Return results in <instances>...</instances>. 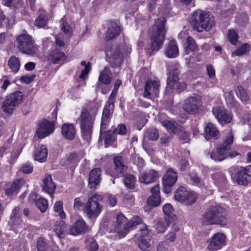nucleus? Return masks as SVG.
<instances>
[{"mask_svg":"<svg viewBox=\"0 0 251 251\" xmlns=\"http://www.w3.org/2000/svg\"><path fill=\"white\" fill-rule=\"evenodd\" d=\"M201 220L205 225L219 224L224 226L226 224L225 209L219 205H212L203 215Z\"/></svg>","mask_w":251,"mask_h":251,"instance_id":"7ed1b4c3","label":"nucleus"},{"mask_svg":"<svg viewBox=\"0 0 251 251\" xmlns=\"http://www.w3.org/2000/svg\"><path fill=\"white\" fill-rule=\"evenodd\" d=\"M135 177L132 175H126L125 176L124 184L129 189H133L134 187Z\"/></svg>","mask_w":251,"mask_h":251,"instance_id":"864d4df0","label":"nucleus"},{"mask_svg":"<svg viewBox=\"0 0 251 251\" xmlns=\"http://www.w3.org/2000/svg\"><path fill=\"white\" fill-rule=\"evenodd\" d=\"M162 209L166 219L170 221H174L176 217L174 214V208L170 203H166L163 206Z\"/></svg>","mask_w":251,"mask_h":251,"instance_id":"ea45409f","label":"nucleus"},{"mask_svg":"<svg viewBox=\"0 0 251 251\" xmlns=\"http://www.w3.org/2000/svg\"><path fill=\"white\" fill-rule=\"evenodd\" d=\"M17 49L23 53L33 55L38 51V46L33 37L27 34H21L16 38Z\"/></svg>","mask_w":251,"mask_h":251,"instance_id":"39448f33","label":"nucleus"},{"mask_svg":"<svg viewBox=\"0 0 251 251\" xmlns=\"http://www.w3.org/2000/svg\"><path fill=\"white\" fill-rule=\"evenodd\" d=\"M100 103L95 100L89 104V110H83L78 119L82 138L87 142L91 140L93 124Z\"/></svg>","mask_w":251,"mask_h":251,"instance_id":"f257e3e1","label":"nucleus"},{"mask_svg":"<svg viewBox=\"0 0 251 251\" xmlns=\"http://www.w3.org/2000/svg\"><path fill=\"white\" fill-rule=\"evenodd\" d=\"M81 65L84 66V69L81 70V72L79 75V78L86 79L88 77V74L91 69V64L90 62L86 63L84 61H82L80 63Z\"/></svg>","mask_w":251,"mask_h":251,"instance_id":"a18cd8bd","label":"nucleus"},{"mask_svg":"<svg viewBox=\"0 0 251 251\" xmlns=\"http://www.w3.org/2000/svg\"><path fill=\"white\" fill-rule=\"evenodd\" d=\"M113 109L114 103L108 101L105 105L103 110L100 126L101 135L103 130L106 129L107 128L111 118Z\"/></svg>","mask_w":251,"mask_h":251,"instance_id":"aec40b11","label":"nucleus"},{"mask_svg":"<svg viewBox=\"0 0 251 251\" xmlns=\"http://www.w3.org/2000/svg\"><path fill=\"white\" fill-rule=\"evenodd\" d=\"M114 169H108L107 173L113 177H118L119 175L123 173L126 170V166L124 164L123 158L117 156L113 158Z\"/></svg>","mask_w":251,"mask_h":251,"instance_id":"412c9836","label":"nucleus"},{"mask_svg":"<svg viewBox=\"0 0 251 251\" xmlns=\"http://www.w3.org/2000/svg\"><path fill=\"white\" fill-rule=\"evenodd\" d=\"M61 29L67 36H70L72 34V29L68 24L64 18L61 19L60 21Z\"/></svg>","mask_w":251,"mask_h":251,"instance_id":"09e8293b","label":"nucleus"},{"mask_svg":"<svg viewBox=\"0 0 251 251\" xmlns=\"http://www.w3.org/2000/svg\"><path fill=\"white\" fill-rule=\"evenodd\" d=\"M177 179V173L172 169L167 170L162 177L163 192L169 194L171 192L172 187L176 183Z\"/></svg>","mask_w":251,"mask_h":251,"instance_id":"2eb2a0df","label":"nucleus"},{"mask_svg":"<svg viewBox=\"0 0 251 251\" xmlns=\"http://www.w3.org/2000/svg\"><path fill=\"white\" fill-rule=\"evenodd\" d=\"M159 177V175L157 172L149 170L141 173L139 180L141 183L148 184L155 181Z\"/></svg>","mask_w":251,"mask_h":251,"instance_id":"b1692460","label":"nucleus"},{"mask_svg":"<svg viewBox=\"0 0 251 251\" xmlns=\"http://www.w3.org/2000/svg\"><path fill=\"white\" fill-rule=\"evenodd\" d=\"M162 125L168 132L173 133H177L181 128V126L173 120H165L162 122Z\"/></svg>","mask_w":251,"mask_h":251,"instance_id":"2f4dec72","label":"nucleus"},{"mask_svg":"<svg viewBox=\"0 0 251 251\" xmlns=\"http://www.w3.org/2000/svg\"><path fill=\"white\" fill-rule=\"evenodd\" d=\"M190 178L194 185L201 187L202 185V182L201 179L195 173H191L190 174Z\"/></svg>","mask_w":251,"mask_h":251,"instance_id":"bf43d9fd","label":"nucleus"},{"mask_svg":"<svg viewBox=\"0 0 251 251\" xmlns=\"http://www.w3.org/2000/svg\"><path fill=\"white\" fill-rule=\"evenodd\" d=\"M102 196L95 194L90 198L84 207V212L91 220L96 219L101 211V205L100 202Z\"/></svg>","mask_w":251,"mask_h":251,"instance_id":"423d86ee","label":"nucleus"},{"mask_svg":"<svg viewBox=\"0 0 251 251\" xmlns=\"http://www.w3.org/2000/svg\"><path fill=\"white\" fill-rule=\"evenodd\" d=\"M61 134L65 139L72 141L75 138L76 129L75 126L70 123H66L61 126Z\"/></svg>","mask_w":251,"mask_h":251,"instance_id":"393cba45","label":"nucleus"},{"mask_svg":"<svg viewBox=\"0 0 251 251\" xmlns=\"http://www.w3.org/2000/svg\"><path fill=\"white\" fill-rule=\"evenodd\" d=\"M121 29L119 25L112 22L108 28L106 33L105 37L107 40L112 39L120 34Z\"/></svg>","mask_w":251,"mask_h":251,"instance_id":"72a5a7b5","label":"nucleus"},{"mask_svg":"<svg viewBox=\"0 0 251 251\" xmlns=\"http://www.w3.org/2000/svg\"><path fill=\"white\" fill-rule=\"evenodd\" d=\"M178 49L176 41H170L166 49L165 54L169 58H175L178 56Z\"/></svg>","mask_w":251,"mask_h":251,"instance_id":"473e14b6","label":"nucleus"},{"mask_svg":"<svg viewBox=\"0 0 251 251\" xmlns=\"http://www.w3.org/2000/svg\"><path fill=\"white\" fill-rule=\"evenodd\" d=\"M8 65L12 72L17 73L21 65L19 58L14 55L11 56L8 59Z\"/></svg>","mask_w":251,"mask_h":251,"instance_id":"4c0bfd02","label":"nucleus"},{"mask_svg":"<svg viewBox=\"0 0 251 251\" xmlns=\"http://www.w3.org/2000/svg\"><path fill=\"white\" fill-rule=\"evenodd\" d=\"M25 182L23 179L16 180L6 189L5 194L9 197L16 195Z\"/></svg>","mask_w":251,"mask_h":251,"instance_id":"7c9ffc66","label":"nucleus"},{"mask_svg":"<svg viewBox=\"0 0 251 251\" xmlns=\"http://www.w3.org/2000/svg\"><path fill=\"white\" fill-rule=\"evenodd\" d=\"M179 74V71L177 68L174 69L170 72L167 80L166 94L172 93L175 91L179 92L186 88V85L185 83L178 81Z\"/></svg>","mask_w":251,"mask_h":251,"instance_id":"6e6552de","label":"nucleus"},{"mask_svg":"<svg viewBox=\"0 0 251 251\" xmlns=\"http://www.w3.org/2000/svg\"><path fill=\"white\" fill-rule=\"evenodd\" d=\"M226 100L227 104L234 105L235 101L234 95L232 91L229 92L225 94Z\"/></svg>","mask_w":251,"mask_h":251,"instance_id":"338daca9","label":"nucleus"},{"mask_svg":"<svg viewBox=\"0 0 251 251\" xmlns=\"http://www.w3.org/2000/svg\"><path fill=\"white\" fill-rule=\"evenodd\" d=\"M160 82L157 78H150L145 84L143 96L150 100H153L159 95Z\"/></svg>","mask_w":251,"mask_h":251,"instance_id":"9d476101","label":"nucleus"},{"mask_svg":"<svg viewBox=\"0 0 251 251\" xmlns=\"http://www.w3.org/2000/svg\"><path fill=\"white\" fill-rule=\"evenodd\" d=\"M101 171L100 168H94L89 173V183L91 188H96L101 179Z\"/></svg>","mask_w":251,"mask_h":251,"instance_id":"bb28decb","label":"nucleus"},{"mask_svg":"<svg viewBox=\"0 0 251 251\" xmlns=\"http://www.w3.org/2000/svg\"><path fill=\"white\" fill-rule=\"evenodd\" d=\"M214 183L218 187L221 188L226 184V178L222 173H215L212 175Z\"/></svg>","mask_w":251,"mask_h":251,"instance_id":"c9c22d12","label":"nucleus"},{"mask_svg":"<svg viewBox=\"0 0 251 251\" xmlns=\"http://www.w3.org/2000/svg\"><path fill=\"white\" fill-rule=\"evenodd\" d=\"M36 203L42 212H45L48 206V201L45 199L40 198L37 200Z\"/></svg>","mask_w":251,"mask_h":251,"instance_id":"5fc2aeb1","label":"nucleus"},{"mask_svg":"<svg viewBox=\"0 0 251 251\" xmlns=\"http://www.w3.org/2000/svg\"><path fill=\"white\" fill-rule=\"evenodd\" d=\"M238 90L239 91V93L237 95H239L240 97L241 100L243 102H246L249 100V97L247 94V93L245 90L241 86L238 87Z\"/></svg>","mask_w":251,"mask_h":251,"instance_id":"13d9d810","label":"nucleus"},{"mask_svg":"<svg viewBox=\"0 0 251 251\" xmlns=\"http://www.w3.org/2000/svg\"><path fill=\"white\" fill-rule=\"evenodd\" d=\"M227 38L231 44L233 45H236L238 43V34L233 29L228 30Z\"/></svg>","mask_w":251,"mask_h":251,"instance_id":"8fccbe9b","label":"nucleus"},{"mask_svg":"<svg viewBox=\"0 0 251 251\" xmlns=\"http://www.w3.org/2000/svg\"><path fill=\"white\" fill-rule=\"evenodd\" d=\"M212 112L219 123L221 125L230 123L232 118L231 114L227 112L223 107H215L212 110Z\"/></svg>","mask_w":251,"mask_h":251,"instance_id":"6ab92c4d","label":"nucleus"},{"mask_svg":"<svg viewBox=\"0 0 251 251\" xmlns=\"http://www.w3.org/2000/svg\"><path fill=\"white\" fill-rule=\"evenodd\" d=\"M88 227L85 222L82 218L77 220L70 228V234L74 235L82 234L87 232Z\"/></svg>","mask_w":251,"mask_h":251,"instance_id":"5701e85b","label":"nucleus"},{"mask_svg":"<svg viewBox=\"0 0 251 251\" xmlns=\"http://www.w3.org/2000/svg\"><path fill=\"white\" fill-rule=\"evenodd\" d=\"M142 218L139 216L133 217L132 219L128 222L129 230L134 226H137L142 223Z\"/></svg>","mask_w":251,"mask_h":251,"instance_id":"680f3d73","label":"nucleus"},{"mask_svg":"<svg viewBox=\"0 0 251 251\" xmlns=\"http://www.w3.org/2000/svg\"><path fill=\"white\" fill-rule=\"evenodd\" d=\"M130 52L131 48L129 47L126 48V51L123 49L122 51L121 49L119 48L114 50H107L106 51V54L107 57H109V59H110V61H112L113 60H115L116 61V63L121 64L124 57V55L129 53Z\"/></svg>","mask_w":251,"mask_h":251,"instance_id":"4be33fe9","label":"nucleus"},{"mask_svg":"<svg viewBox=\"0 0 251 251\" xmlns=\"http://www.w3.org/2000/svg\"><path fill=\"white\" fill-rule=\"evenodd\" d=\"M228 172L231 179L239 185L247 186L249 183L247 172L244 167L232 166L229 168Z\"/></svg>","mask_w":251,"mask_h":251,"instance_id":"ddd939ff","label":"nucleus"},{"mask_svg":"<svg viewBox=\"0 0 251 251\" xmlns=\"http://www.w3.org/2000/svg\"><path fill=\"white\" fill-rule=\"evenodd\" d=\"M166 20L158 18L155 21L149 33L151 43L145 48L150 55L159 50L163 45L166 30L165 27Z\"/></svg>","mask_w":251,"mask_h":251,"instance_id":"f03ea898","label":"nucleus"},{"mask_svg":"<svg viewBox=\"0 0 251 251\" xmlns=\"http://www.w3.org/2000/svg\"><path fill=\"white\" fill-rule=\"evenodd\" d=\"M54 211L57 213L59 217L64 219L66 218V214L63 210V204L62 201H58L56 202L53 207Z\"/></svg>","mask_w":251,"mask_h":251,"instance_id":"de8ad7c7","label":"nucleus"},{"mask_svg":"<svg viewBox=\"0 0 251 251\" xmlns=\"http://www.w3.org/2000/svg\"><path fill=\"white\" fill-rule=\"evenodd\" d=\"M68 162L72 165H75L79 161V158L76 153H71L67 159Z\"/></svg>","mask_w":251,"mask_h":251,"instance_id":"0e129e2a","label":"nucleus"},{"mask_svg":"<svg viewBox=\"0 0 251 251\" xmlns=\"http://www.w3.org/2000/svg\"><path fill=\"white\" fill-rule=\"evenodd\" d=\"M105 130H103L102 134L100 133V137H101L103 134L105 135L104 142L105 147H108L110 146L113 145L114 143L116 136L115 133L114 131L108 130L107 132H105Z\"/></svg>","mask_w":251,"mask_h":251,"instance_id":"e433bc0d","label":"nucleus"},{"mask_svg":"<svg viewBox=\"0 0 251 251\" xmlns=\"http://www.w3.org/2000/svg\"><path fill=\"white\" fill-rule=\"evenodd\" d=\"M54 231L59 238L64 237L66 231V225L65 222L62 221L58 224L56 225L54 228Z\"/></svg>","mask_w":251,"mask_h":251,"instance_id":"79ce46f5","label":"nucleus"},{"mask_svg":"<svg viewBox=\"0 0 251 251\" xmlns=\"http://www.w3.org/2000/svg\"><path fill=\"white\" fill-rule=\"evenodd\" d=\"M40 14L35 20V25L38 27H43L47 23V17L43 10L39 11Z\"/></svg>","mask_w":251,"mask_h":251,"instance_id":"37998d69","label":"nucleus"},{"mask_svg":"<svg viewBox=\"0 0 251 251\" xmlns=\"http://www.w3.org/2000/svg\"><path fill=\"white\" fill-rule=\"evenodd\" d=\"M139 247L142 250L147 251L152 245L151 234L146 225H144L143 228L139 231V232L135 236Z\"/></svg>","mask_w":251,"mask_h":251,"instance_id":"9b49d317","label":"nucleus"},{"mask_svg":"<svg viewBox=\"0 0 251 251\" xmlns=\"http://www.w3.org/2000/svg\"><path fill=\"white\" fill-rule=\"evenodd\" d=\"M184 46L185 52L187 54H189L191 51H195L198 50V47L196 44L195 41L191 37L187 38V41Z\"/></svg>","mask_w":251,"mask_h":251,"instance_id":"a19ab883","label":"nucleus"},{"mask_svg":"<svg viewBox=\"0 0 251 251\" xmlns=\"http://www.w3.org/2000/svg\"><path fill=\"white\" fill-rule=\"evenodd\" d=\"M111 74L109 68L105 67L103 71L100 73L96 87L98 88H101L102 87L101 83L106 85L109 84L111 81Z\"/></svg>","mask_w":251,"mask_h":251,"instance_id":"c756f323","label":"nucleus"},{"mask_svg":"<svg viewBox=\"0 0 251 251\" xmlns=\"http://www.w3.org/2000/svg\"><path fill=\"white\" fill-rule=\"evenodd\" d=\"M37 249L38 251H47L48 244L46 239L44 238H40L37 243Z\"/></svg>","mask_w":251,"mask_h":251,"instance_id":"4d7b16f0","label":"nucleus"},{"mask_svg":"<svg viewBox=\"0 0 251 251\" xmlns=\"http://www.w3.org/2000/svg\"><path fill=\"white\" fill-rule=\"evenodd\" d=\"M115 134L118 133L119 134L123 135L126 133L127 129L125 125L121 124L119 125L116 128L114 131Z\"/></svg>","mask_w":251,"mask_h":251,"instance_id":"69168bd1","label":"nucleus"},{"mask_svg":"<svg viewBox=\"0 0 251 251\" xmlns=\"http://www.w3.org/2000/svg\"><path fill=\"white\" fill-rule=\"evenodd\" d=\"M201 98L198 95H194L184 100V110L190 114L196 113L202 107Z\"/></svg>","mask_w":251,"mask_h":251,"instance_id":"4468645a","label":"nucleus"},{"mask_svg":"<svg viewBox=\"0 0 251 251\" xmlns=\"http://www.w3.org/2000/svg\"><path fill=\"white\" fill-rule=\"evenodd\" d=\"M146 136L151 140H156L159 138V133L156 128H151L147 131Z\"/></svg>","mask_w":251,"mask_h":251,"instance_id":"6e6d98bb","label":"nucleus"},{"mask_svg":"<svg viewBox=\"0 0 251 251\" xmlns=\"http://www.w3.org/2000/svg\"><path fill=\"white\" fill-rule=\"evenodd\" d=\"M64 46L63 42L56 37V49L50 54L49 60L51 63L61 65L66 62L67 57L61 51L62 48Z\"/></svg>","mask_w":251,"mask_h":251,"instance_id":"f8f14e48","label":"nucleus"},{"mask_svg":"<svg viewBox=\"0 0 251 251\" xmlns=\"http://www.w3.org/2000/svg\"><path fill=\"white\" fill-rule=\"evenodd\" d=\"M178 133H179V139L183 142V143H187L190 141V138L188 133L185 131L182 130V127Z\"/></svg>","mask_w":251,"mask_h":251,"instance_id":"052dcab7","label":"nucleus"},{"mask_svg":"<svg viewBox=\"0 0 251 251\" xmlns=\"http://www.w3.org/2000/svg\"><path fill=\"white\" fill-rule=\"evenodd\" d=\"M171 221L167 219L159 220L155 225V228L157 232L160 233L164 232L168 226V224Z\"/></svg>","mask_w":251,"mask_h":251,"instance_id":"49530a36","label":"nucleus"},{"mask_svg":"<svg viewBox=\"0 0 251 251\" xmlns=\"http://www.w3.org/2000/svg\"><path fill=\"white\" fill-rule=\"evenodd\" d=\"M193 18V28L198 32L209 30L214 24L213 19L210 17L208 12L197 10L194 12Z\"/></svg>","mask_w":251,"mask_h":251,"instance_id":"20e7f679","label":"nucleus"},{"mask_svg":"<svg viewBox=\"0 0 251 251\" xmlns=\"http://www.w3.org/2000/svg\"><path fill=\"white\" fill-rule=\"evenodd\" d=\"M42 187L44 191L50 195L51 198H53V193L55 190L56 186L52 182V177L50 175H46L45 176L43 180Z\"/></svg>","mask_w":251,"mask_h":251,"instance_id":"c85d7f7f","label":"nucleus"},{"mask_svg":"<svg viewBox=\"0 0 251 251\" xmlns=\"http://www.w3.org/2000/svg\"><path fill=\"white\" fill-rule=\"evenodd\" d=\"M250 46L247 44L245 43L241 46L238 49L235 50L232 54V56H241L250 51L251 50Z\"/></svg>","mask_w":251,"mask_h":251,"instance_id":"c03bdc74","label":"nucleus"},{"mask_svg":"<svg viewBox=\"0 0 251 251\" xmlns=\"http://www.w3.org/2000/svg\"><path fill=\"white\" fill-rule=\"evenodd\" d=\"M188 190L184 187H180L175 192V199L178 201L184 203L186 197L188 195Z\"/></svg>","mask_w":251,"mask_h":251,"instance_id":"58836bf2","label":"nucleus"},{"mask_svg":"<svg viewBox=\"0 0 251 251\" xmlns=\"http://www.w3.org/2000/svg\"><path fill=\"white\" fill-rule=\"evenodd\" d=\"M3 2L5 6L14 8H18L20 4L19 0H3Z\"/></svg>","mask_w":251,"mask_h":251,"instance_id":"e2e57ef3","label":"nucleus"},{"mask_svg":"<svg viewBox=\"0 0 251 251\" xmlns=\"http://www.w3.org/2000/svg\"><path fill=\"white\" fill-rule=\"evenodd\" d=\"M126 218L122 213L117 216V225L115 231L119 236L124 237L129 231L128 222L127 223Z\"/></svg>","mask_w":251,"mask_h":251,"instance_id":"a211bd4d","label":"nucleus"},{"mask_svg":"<svg viewBox=\"0 0 251 251\" xmlns=\"http://www.w3.org/2000/svg\"><path fill=\"white\" fill-rule=\"evenodd\" d=\"M54 130V123L44 120L39 124L36 133L39 138L42 139L50 135Z\"/></svg>","mask_w":251,"mask_h":251,"instance_id":"dca6fc26","label":"nucleus"},{"mask_svg":"<svg viewBox=\"0 0 251 251\" xmlns=\"http://www.w3.org/2000/svg\"><path fill=\"white\" fill-rule=\"evenodd\" d=\"M220 135V132L217 127L211 123L207 124L204 128V137L207 140L217 139Z\"/></svg>","mask_w":251,"mask_h":251,"instance_id":"cd10ccee","label":"nucleus"},{"mask_svg":"<svg viewBox=\"0 0 251 251\" xmlns=\"http://www.w3.org/2000/svg\"><path fill=\"white\" fill-rule=\"evenodd\" d=\"M233 134L231 131L229 132L223 144L218 145L215 151H212L210 157L215 161H222L227 158V151H228L233 143Z\"/></svg>","mask_w":251,"mask_h":251,"instance_id":"0eeeda50","label":"nucleus"},{"mask_svg":"<svg viewBox=\"0 0 251 251\" xmlns=\"http://www.w3.org/2000/svg\"><path fill=\"white\" fill-rule=\"evenodd\" d=\"M48 155V149L45 146H42L40 148L37 149L34 154L35 160L40 162L46 161Z\"/></svg>","mask_w":251,"mask_h":251,"instance_id":"f704fd0d","label":"nucleus"},{"mask_svg":"<svg viewBox=\"0 0 251 251\" xmlns=\"http://www.w3.org/2000/svg\"><path fill=\"white\" fill-rule=\"evenodd\" d=\"M23 95L21 92H15L6 97L3 101L1 108L2 110L10 114L23 102Z\"/></svg>","mask_w":251,"mask_h":251,"instance_id":"1a4fd4ad","label":"nucleus"},{"mask_svg":"<svg viewBox=\"0 0 251 251\" xmlns=\"http://www.w3.org/2000/svg\"><path fill=\"white\" fill-rule=\"evenodd\" d=\"M160 202V196H151L147 200L148 204L152 207L158 206Z\"/></svg>","mask_w":251,"mask_h":251,"instance_id":"603ef678","label":"nucleus"},{"mask_svg":"<svg viewBox=\"0 0 251 251\" xmlns=\"http://www.w3.org/2000/svg\"><path fill=\"white\" fill-rule=\"evenodd\" d=\"M21 171L25 174H30L33 171V166L27 163L24 164L21 167Z\"/></svg>","mask_w":251,"mask_h":251,"instance_id":"774afa93","label":"nucleus"},{"mask_svg":"<svg viewBox=\"0 0 251 251\" xmlns=\"http://www.w3.org/2000/svg\"><path fill=\"white\" fill-rule=\"evenodd\" d=\"M188 195L186 197V201L184 204L187 205H190L195 203L198 198V195L196 193L193 191H188Z\"/></svg>","mask_w":251,"mask_h":251,"instance_id":"3c124183","label":"nucleus"},{"mask_svg":"<svg viewBox=\"0 0 251 251\" xmlns=\"http://www.w3.org/2000/svg\"><path fill=\"white\" fill-rule=\"evenodd\" d=\"M20 208L15 207L12 212L9 223L13 230H17L22 227V220L20 217Z\"/></svg>","mask_w":251,"mask_h":251,"instance_id":"a878e982","label":"nucleus"},{"mask_svg":"<svg viewBox=\"0 0 251 251\" xmlns=\"http://www.w3.org/2000/svg\"><path fill=\"white\" fill-rule=\"evenodd\" d=\"M226 236L221 233L214 234L208 242L207 248L210 251H217L226 245Z\"/></svg>","mask_w":251,"mask_h":251,"instance_id":"f3484780","label":"nucleus"}]
</instances>
